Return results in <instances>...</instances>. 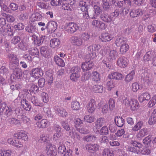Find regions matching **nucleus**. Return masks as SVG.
Here are the masks:
<instances>
[{"label":"nucleus","mask_w":156,"mask_h":156,"mask_svg":"<svg viewBox=\"0 0 156 156\" xmlns=\"http://www.w3.org/2000/svg\"><path fill=\"white\" fill-rule=\"evenodd\" d=\"M66 31L71 34L76 31L79 28L78 24L74 22H69L65 24L64 27Z\"/></svg>","instance_id":"obj_4"},{"label":"nucleus","mask_w":156,"mask_h":156,"mask_svg":"<svg viewBox=\"0 0 156 156\" xmlns=\"http://www.w3.org/2000/svg\"><path fill=\"white\" fill-rule=\"evenodd\" d=\"M129 48V45L125 43L120 46V52L122 54H124L128 50Z\"/></svg>","instance_id":"obj_45"},{"label":"nucleus","mask_w":156,"mask_h":156,"mask_svg":"<svg viewBox=\"0 0 156 156\" xmlns=\"http://www.w3.org/2000/svg\"><path fill=\"white\" fill-rule=\"evenodd\" d=\"M101 19L103 21L107 23H109L112 20V17L110 15L107 13H102L100 16Z\"/></svg>","instance_id":"obj_27"},{"label":"nucleus","mask_w":156,"mask_h":156,"mask_svg":"<svg viewBox=\"0 0 156 156\" xmlns=\"http://www.w3.org/2000/svg\"><path fill=\"white\" fill-rule=\"evenodd\" d=\"M83 13V18L84 19H88L89 18H91L92 19H96L97 18V16L95 14L91 15L89 14L87 10L86 11H84Z\"/></svg>","instance_id":"obj_42"},{"label":"nucleus","mask_w":156,"mask_h":156,"mask_svg":"<svg viewBox=\"0 0 156 156\" xmlns=\"http://www.w3.org/2000/svg\"><path fill=\"white\" fill-rule=\"evenodd\" d=\"M141 89L142 87L137 82H134L132 84L131 89L133 92H136L138 90H140Z\"/></svg>","instance_id":"obj_44"},{"label":"nucleus","mask_w":156,"mask_h":156,"mask_svg":"<svg viewBox=\"0 0 156 156\" xmlns=\"http://www.w3.org/2000/svg\"><path fill=\"white\" fill-rule=\"evenodd\" d=\"M90 76V72H85L81 76V80L84 81L87 80L89 78Z\"/></svg>","instance_id":"obj_63"},{"label":"nucleus","mask_w":156,"mask_h":156,"mask_svg":"<svg viewBox=\"0 0 156 156\" xmlns=\"http://www.w3.org/2000/svg\"><path fill=\"white\" fill-rule=\"evenodd\" d=\"M92 80L95 82H98L101 80L100 75L97 71H94L92 73Z\"/></svg>","instance_id":"obj_41"},{"label":"nucleus","mask_w":156,"mask_h":156,"mask_svg":"<svg viewBox=\"0 0 156 156\" xmlns=\"http://www.w3.org/2000/svg\"><path fill=\"white\" fill-rule=\"evenodd\" d=\"M45 151L47 156H56V146L51 144H49L45 147Z\"/></svg>","instance_id":"obj_6"},{"label":"nucleus","mask_w":156,"mask_h":156,"mask_svg":"<svg viewBox=\"0 0 156 156\" xmlns=\"http://www.w3.org/2000/svg\"><path fill=\"white\" fill-rule=\"evenodd\" d=\"M101 48L100 45L96 44L88 47L86 51V58L90 60L94 59L97 56L96 53L94 51H98Z\"/></svg>","instance_id":"obj_1"},{"label":"nucleus","mask_w":156,"mask_h":156,"mask_svg":"<svg viewBox=\"0 0 156 156\" xmlns=\"http://www.w3.org/2000/svg\"><path fill=\"white\" fill-rule=\"evenodd\" d=\"M7 58L9 61V67L13 69L19 65V60L17 55L13 53L8 55Z\"/></svg>","instance_id":"obj_3"},{"label":"nucleus","mask_w":156,"mask_h":156,"mask_svg":"<svg viewBox=\"0 0 156 156\" xmlns=\"http://www.w3.org/2000/svg\"><path fill=\"white\" fill-rule=\"evenodd\" d=\"M126 39L124 37H118L115 41V44L117 47L121 46L125 43H126Z\"/></svg>","instance_id":"obj_39"},{"label":"nucleus","mask_w":156,"mask_h":156,"mask_svg":"<svg viewBox=\"0 0 156 156\" xmlns=\"http://www.w3.org/2000/svg\"><path fill=\"white\" fill-rule=\"evenodd\" d=\"M21 104L22 107L26 111H30L31 109V106L30 103L25 99H22Z\"/></svg>","instance_id":"obj_24"},{"label":"nucleus","mask_w":156,"mask_h":156,"mask_svg":"<svg viewBox=\"0 0 156 156\" xmlns=\"http://www.w3.org/2000/svg\"><path fill=\"white\" fill-rule=\"evenodd\" d=\"M79 5L80 7V9L82 12L87 11L89 5L88 2L85 0H81L79 3Z\"/></svg>","instance_id":"obj_25"},{"label":"nucleus","mask_w":156,"mask_h":156,"mask_svg":"<svg viewBox=\"0 0 156 156\" xmlns=\"http://www.w3.org/2000/svg\"><path fill=\"white\" fill-rule=\"evenodd\" d=\"M72 43L74 45L80 46L83 44V42L80 37L76 36H73L71 38Z\"/></svg>","instance_id":"obj_11"},{"label":"nucleus","mask_w":156,"mask_h":156,"mask_svg":"<svg viewBox=\"0 0 156 156\" xmlns=\"http://www.w3.org/2000/svg\"><path fill=\"white\" fill-rule=\"evenodd\" d=\"M113 152L112 149L106 148L103 151L102 155V156H113Z\"/></svg>","instance_id":"obj_37"},{"label":"nucleus","mask_w":156,"mask_h":156,"mask_svg":"<svg viewBox=\"0 0 156 156\" xmlns=\"http://www.w3.org/2000/svg\"><path fill=\"white\" fill-rule=\"evenodd\" d=\"M84 119L87 122L91 123L94 121L95 118L94 116L88 115L85 116Z\"/></svg>","instance_id":"obj_54"},{"label":"nucleus","mask_w":156,"mask_h":156,"mask_svg":"<svg viewBox=\"0 0 156 156\" xmlns=\"http://www.w3.org/2000/svg\"><path fill=\"white\" fill-rule=\"evenodd\" d=\"M14 137L15 138L19 139H22L24 141H26L28 139V137L26 134L23 131H21L15 134Z\"/></svg>","instance_id":"obj_23"},{"label":"nucleus","mask_w":156,"mask_h":156,"mask_svg":"<svg viewBox=\"0 0 156 156\" xmlns=\"http://www.w3.org/2000/svg\"><path fill=\"white\" fill-rule=\"evenodd\" d=\"M20 121L21 122L24 124L29 125L30 124V119L27 118L26 116L23 115Z\"/></svg>","instance_id":"obj_58"},{"label":"nucleus","mask_w":156,"mask_h":156,"mask_svg":"<svg viewBox=\"0 0 156 156\" xmlns=\"http://www.w3.org/2000/svg\"><path fill=\"white\" fill-rule=\"evenodd\" d=\"M143 10L140 9H132L130 11L129 15L132 18L138 17L142 16L143 14Z\"/></svg>","instance_id":"obj_9"},{"label":"nucleus","mask_w":156,"mask_h":156,"mask_svg":"<svg viewBox=\"0 0 156 156\" xmlns=\"http://www.w3.org/2000/svg\"><path fill=\"white\" fill-rule=\"evenodd\" d=\"M43 112H38L34 115V119L36 121L40 120L44 118Z\"/></svg>","instance_id":"obj_59"},{"label":"nucleus","mask_w":156,"mask_h":156,"mask_svg":"<svg viewBox=\"0 0 156 156\" xmlns=\"http://www.w3.org/2000/svg\"><path fill=\"white\" fill-rule=\"evenodd\" d=\"M57 24L54 21H51L48 23L46 28L49 33H51L55 32L57 28Z\"/></svg>","instance_id":"obj_10"},{"label":"nucleus","mask_w":156,"mask_h":156,"mask_svg":"<svg viewBox=\"0 0 156 156\" xmlns=\"http://www.w3.org/2000/svg\"><path fill=\"white\" fill-rule=\"evenodd\" d=\"M44 74V71L41 67H38L32 69L30 73V82H34L37 79L41 77Z\"/></svg>","instance_id":"obj_2"},{"label":"nucleus","mask_w":156,"mask_h":156,"mask_svg":"<svg viewBox=\"0 0 156 156\" xmlns=\"http://www.w3.org/2000/svg\"><path fill=\"white\" fill-rule=\"evenodd\" d=\"M151 98L150 95L147 93H143L138 97L140 102H142L145 101H147Z\"/></svg>","instance_id":"obj_30"},{"label":"nucleus","mask_w":156,"mask_h":156,"mask_svg":"<svg viewBox=\"0 0 156 156\" xmlns=\"http://www.w3.org/2000/svg\"><path fill=\"white\" fill-rule=\"evenodd\" d=\"M94 64L91 61L86 62L82 64L81 68L83 71H87L92 68Z\"/></svg>","instance_id":"obj_16"},{"label":"nucleus","mask_w":156,"mask_h":156,"mask_svg":"<svg viewBox=\"0 0 156 156\" xmlns=\"http://www.w3.org/2000/svg\"><path fill=\"white\" fill-rule=\"evenodd\" d=\"M72 132H70L69 133V135L72 137L75 138H76L78 140H80V136L79 133L75 131L74 129H72Z\"/></svg>","instance_id":"obj_47"},{"label":"nucleus","mask_w":156,"mask_h":156,"mask_svg":"<svg viewBox=\"0 0 156 156\" xmlns=\"http://www.w3.org/2000/svg\"><path fill=\"white\" fill-rule=\"evenodd\" d=\"M36 124L39 128H44L48 127V121L46 119H43L37 122Z\"/></svg>","instance_id":"obj_31"},{"label":"nucleus","mask_w":156,"mask_h":156,"mask_svg":"<svg viewBox=\"0 0 156 156\" xmlns=\"http://www.w3.org/2000/svg\"><path fill=\"white\" fill-rule=\"evenodd\" d=\"M156 103V96H153L148 104L149 107H152L154 106Z\"/></svg>","instance_id":"obj_64"},{"label":"nucleus","mask_w":156,"mask_h":156,"mask_svg":"<svg viewBox=\"0 0 156 156\" xmlns=\"http://www.w3.org/2000/svg\"><path fill=\"white\" fill-rule=\"evenodd\" d=\"M151 51H148L143 58V60L144 62H147L150 60L153 56Z\"/></svg>","instance_id":"obj_46"},{"label":"nucleus","mask_w":156,"mask_h":156,"mask_svg":"<svg viewBox=\"0 0 156 156\" xmlns=\"http://www.w3.org/2000/svg\"><path fill=\"white\" fill-rule=\"evenodd\" d=\"M118 53L117 51L114 50H111L109 51L108 58V60L112 61L116 59L118 57Z\"/></svg>","instance_id":"obj_22"},{"label":"nucleus","mask_w":156,"mask_h":156,"mask_svg":"<svg viewBox=\"0 0 156 156\" xmlns=\"http://www.w3.org/2000/svg\"><path fill=\"white\" fill-rule=\"evenodd\" d=\"M49 141V135L43 134L40 137L39 141L41 142H46L48 143Z\"/></svg>","instance_id":"obj_48"},{"label":"nucleus","mask_w":156,"mask_h":156,"mask_svg":"<svg viewBox=\"0 0 156 156\" xmlns=\"http://www.w3.org/2000/svg\"><path fill=\"white\" fill-rule=\"evenodd\" d=\"M130 105L129 107L132 110H137L139 108V104L138 101L135 99L132 98L130 100Z\"/></svg>","instance_id":"obj_20"},{"label":"nucleus","mask_w":156,"mask_h":156,"mask_svg":"<svg viewBox=\"0 0 156 156\" xmlns=\"http://www.w3.org/2000/svg\"><path fill=\"white\" fill-rule=\"evenodd\" d=\"M81 69L78 66H75L73 67L71 69L70 75V78L73 81H76L77 79L80 76Z\"/></svg>","instance_id":"obj_5"},{"label":"nucleus","mask_w":156,"mask_h":156,"mask_svg":"<svg viewBox=\"0 0 156 156\" xmlns=\"http://www.w3.org/2000/svg\"><path fill=\"white\" fill-rule=\"evenodd\" d=\"M0 32L3 35L11 36L13 34V30L11 27L5 28V27L0 28Z\"/></svg>","instance_id":"obj_18"},{"label":"nucleus","mask_w":156,"mask_h":156,"mask_svg":"<svg viewBox=\"0 0 156 156\" xmlns=\"http://www.w3.org/2000/svg\"><path fill=\"white\" fill-rule=\"evenodd\" d=\"M41 99L44 103H46L49 101V97L47 94L45 92H42L41 94Z\"/></svg>","instance_id":"obj_57"},{"label":"nucleus","mask_w":156,"mask_h":156,"mask_svg":"<svg viewBox=\"0 0 156 156\" xmlns=\"http://www.w3.org/2000/svg\"><path fill=\"white\" fill-rule=\"evenodd\" d=\"M54 109L56 113L59 116L65 117L68 115L67 112L63 108L58 106H55Z\"/></svg>","instance_id":"obj_15"},{"label":"nucleus","mask_w":156,"mask_h":156,"mask_svg":"<svg viewBox=\"0 0 156 156\" xmlns=\"http://www.w3.org/2000/svg\"><path fill=\"white\" fill-rule=\"evenodd\" d=\"M135 73L134 70H132L131 73L128 74L126 76L125 81L127 83H129L133 79Z\"/></svg>","instance_id":"obj_43"},{"label":"nucleus","mask_w":156,"mask_h":156,"mask_svg":"<svg viewBox=\"0 0 156 156\" xmlns=\"http://www.w3.org/2000/svg\"><path fill=\"white\" fill-rule=\"evenodd\" d=\"M100 39L103 42H106L111 41L113 38L112 35L108 33H103L100 37Z\"/></svg>","instance_id":"obj_19"},{"label":"nucleus","mask_w":156,"mask_h":156,"mask_svg":"<svg viewBox=\"0 0 156 156\" xmlns=\"http://www.w3.org/2000/svg\"><path fill=\"white\" fill-rule=\"evenodd\" d=\"M24 26L22 23H19L14 26L13 28L16 30H22L24 29Z\"/></svg>","instance_id":"obj_61"},{"label":"nucleus","mask_w":156,"mask_h":156,"mask_svg":"<svg viewBox=\"0 0 156 156\" xmlns=\"http://www.w3.org/2000/svg\"><path fill=\"white\" fill-rule=\"evenodd\" d=\"M45 39V36H41L39 37H38L36 42L35 43V44L40 46L43 43Z\"/></svg>","instance_id":"obj_56"},{"label":"nucleus","mask_w":156,"mask_h":156,"mask_svg":"<svg viewBox=\"0 0 156 156\" xmlns=\"http://www.w3.org/2000/svg\"><path fill=\"white\" fill-rule=\"evenodd\" d=\"M71 2H62V9L64 10L71 11L73 9V5L72 4H69Z\"/></svg>","instance_id":"obj_32"},{"label":"nucleus","mask_w":156,"mask_h":156,"mask_svg":"<svg viewBox=\"0 0 156 156\" xmlns=\"http://www.w3.org/2000/svg\"><path fill=\"white\" fill-rule=\"evenodd\" d=\"M13 69V75L17 79L20 78L22 75L21 69L16 67Z\"/></svg>","instance_id":"obj_38"},{"label":"nucleus","mask_w":156,"mask_h":156,"mask_svg":"<svg viewBox=\"0 0 156 156\" xmlns=\"http://www.w3.org/2000/svg\"><path fill=\"white\" fill-rule=\"evenodd\" d=\"M80 104L79 102L74 101L71 103V108L73 110H77L80 108Z\"/></svg>","instance_id":"obj_52"},{"label":"nucleus","mask_w":156,"mask_h":156,"mask_svg":"<svg viewBox=\"0 0 156 156\" xmlns=\"http://www.w3.org/2000/svg\"><path fill=\"white\" fill-rule=\"evenodd\" d=\"M117 64L121 68H124L126 67L128 64V60L125 57H120L117 61Z\"/></svg>","instance_id":"obj_12"},{"label":"nucleus","mask_w":156,"mask_h":156,"mask_svg":"<svg viewBox=\"0 0 156 156\" xmlns=\"http://www.w3.org/2000/svg\"><path fill=\"white\" fill-rule=\"evenodd\" d=\"M36 30L35 26L33 25L28 26L25 27L26 30L29 33H33L36 31Z\"/></svg>","instance_id":"obj_60"},{"label":"nucleus","mask_w":156,"mask_h":156,"mask_svg":"<svg viewBox=\"0 0 156 156\" xmlns=\"http://www.w3.org/2000/svg\"><path fill=\"white\" fill-rule=\"evenodd\" d=\"M115 122L118 126L122 127L125 123V120L122 117L116 116L115 118Z\"/></svg>","instance_id":"obj_26"},{"label":"nucleus","mask_w":156,"mask_h":156,"mask_svg":"<svg viewBox=\"0 0 156 156\" xmlns=\"http://www.w3.org/2000/svg\"><path fill=\"white\" fill-rule=\"evenodd\" d=\"M18 48L21 50L25 51L27 49L26 43L23 41H22L18 44Z\"/></svg>","instance_id":"obj_55"},{"label":"nucleus","mask_w":156,"mask_h":156,"mask_svg":"<svg viewBox=\"0 0 156 156\" xmlns=\"http://www.w3.org/2000/svg\"><path fill=\"white\" fill-rule=\"evenodd\" d=\"M86 147L88 152L93 153L94 154H96V153L94 152L99 150V146L97 144L91 143L87 144Z\"/></svg>","instance_id":"obj_7"},{"label":"nucleus","mask_w":156,"mask_h":156,"mask_svg":"<svg viewBox=\"0 0 156 156\" xmlns=\"http://www.w3.org/2000/svg\"><path fill=\"white\" fill-rule=\"evenodd\" d=\"M105 122L104 118H100L97 119V121L95 122V125L94 128V129L95 128L96 129V131H98L100 128L101 127Z\"/></svg>","instance_id":"obj_29"},{"label":"nucleus","mask_w":156,"mask_h":156,"mask_svg":"<svg viewBox=\"0 0 156 156\" xmlns=\"http://www.w3.org/2000/svg\"><path fill=\"white\" fill-rule=\"evenodd\" d=\"M21 40L20 37L18 36L13 37L11 40L10 42L12 44L16 45L20 42Z\"/></svg>","instance_id":"obj_50"},{"label":"nucleus","mask_w":156,"mask_h":156,"mask_svg":"<svg viewBox=\"0 0 156 156\" xmlns=\"http://www.w3.org/2000/svg\"><path fill=\"white\" fill-rule=\"evenodd\" d=\"M29 54L32 55H38L39 54V51L37 48L33 47L30 48L29 49Z\"/></svg>","instance_id":"obj_51"},{"label":"nucleus","mask_w":156,"mask_h":156,"mask_svg":"<svg viewBox=\"0 0 156 156\" xmlns=\"http://www.w3.org/2000/svg\"><path fill=\"white\" fill-rule=\"evenodd\" d=\"M83 120H82L79 118L75 119V126L77 129L79 127H81V126L83 123Z\"/></svg>","instance_id":"obj_49"},{"label":"nucleus","mask_w":156,"mask_h":156,"mask_svg":"<svg viewBox=\"0 0 156 156\" xmlns=\"http://www.w3.org/2000/svg\"><path fill=\"white\" fill-rule=\"evenodd\" d=\"M102 2L104 9L107 10L109 9L110 6L115 5L116 0H102Z\"/></svg>","instance_id":"obj_14"},{"label":"nucleus","mask_w":156,"mask_h":156,"mask_svg":"<svg viewBox=\"0 0 156 156\" xmlns=\"http://www.w3.org/2000/svg\"><path fill=\"white\" fill-rule=\"evenodd\" d=\"M143 125V122L142 121H139L136 123L135 126L132 128V130L134 131H137L142 128Z\"/></svg>","instance_id":"obj_53"},{"label":"nucleus","mask_w":156,"mask_h":156,"mask_svg":"<svg viewBox=\"0 0 156 156\" xmlns=\"http://www.w3.org/2000/svg\"><path fill=\"white\" fill-rule=\"evenodd\" d=\"M93 90L96 93H102L105 91V88L101 85H96L93 86Z\"/></svg>","instance_id":"obj_33"},{"label":"nucleus","mask_w":156,"mask_h":156,"mask_svg":"<svg viewBox=\"0 0 156 156\" xmlns=\"http://www.w3.org/2000/svg\"><path fill=\"white\" fill-rule=\"evenodd\" d=\"M60 44V41L58 38H54L50 41V46L53 48L59 47Z\"/></svg>","instance_id":"obj_28"},{"label":"nucleus","mask_w":156,"mask_h":156,"mask_svg":"<svg viewBox=\"0 0 156 156\" xmlns=\"http://www.w3.org/2000/svg\"><path fill=\"white\" fill-rule=\"evenodd\" d=\"M97 105L95 101L91 99L89 101L87 105V109L89 113H92L94 112L96 108Z\"/></svg>","instance_id":"obj_8"},{"label":"nucleus","mask_w":156,"mask_h":156,"mask_svg":"<svg viewBox=\"0 0 156 156\" xmlns=\"http://www.w3.org/2000/svg\"><path fill=\"white\" fill-rule=\"evenodd\" d=\"M96 139V136L92 134L87 135L83 138V140L87 142H94Z\"/></svg>","instance_id":"obj_35"},{"label":"nucleus","mask_w":156,"mask_h":156,"mask_svg":"<svg viewBox=\"0 0 156 156\" xmlns=\"http://www.w3.org/2000/svg\"><path fill=\"white\" fill-rule=\"evenodd\" d=\"M143 80L147 84L151 83L153 81V78L150 74H148L146 71H144L142 75Z\"/></svg>","instance_id":"obj_13"},{"label":"nucleus","mask_w":156,"mask_h":156,"mask_svg":"<svg viewBox=\"0 0 156 156\" xmlns=\"http://www.w3.org/2000/svg\"><path fill=\"white\" fill-rule=\"evenodd\" d=\"M148 130L146 128L141 129L136 135V137L138 139H140L148 134Z\"/></svg>","instance_id":"obj_36"},{"label":"nucleus","mask_w":156,"mask_h":156,"mask_svg":"<svg viewBox=\"0 0 156 156\" xmlns=\"http://www.w3.org/2000/svg\"><path fill=\"white\" fill-rule=\"evenodd\" d=\"M54 60L55 63L58 66L61 67H64L65 66V63L62 59L58 55L54 56Z\"/></svg>","instance_id":"obj_34"},{"label":"nucleus","mask_w":156,"mask_h":156,"mask_svg":"<svg viewBox=\"0 0 156 156\" xmlns=\"http://www.w3.org/2000/svg\"><path fill=\"white\" fill-rule=\"evenodd\" d=\"M119 101L121 102L122 105L127 107H129L130 105V100L129 101V99L127 96L124 95L120 96L119 98Z\"/></svg>","instance_id":"obj_21"},{"label":"nucleus","mask_w":156,"mask_h":156,"mask_svg":"<svg viewBox=\"0 0 156 156\" xmlns=\"http://www.w3.org/2000/svg\"><path fill=\"white\" fill-rule=\"evenodd\" d=\"M23 58L28 62L30 63L32 61V57L29 54H25L23 56Z\"/></svg>","instance_id":"obj_62"},{"label":"nucleus","mask_w":156,"mask_h":156,"mask_svg":"<svg viewBox=\"0 0 156 156\" xmlns=\"http://www.w3.org/2000/svg\"><path fill=\"white\" fill-rule=\"evenodd\" d=\"M80 37L84 42L87 41L90 38V35L87 32H84L80 34Z\"/></svg>","instance_id":"obj_40"},{"label":"nucleus","mask_w":156,"mask_h":156,"mask_svg":"<svg viewBox=\"0 0 156 156\" xmlns=\"http://www.w3.org/2000/svg\"><path fill=\"white\" fill-rule=\"evenodd\" d=\"M108 77L110 79H115L118 80H121L124 78V76L122 75L117 72L112 73L109 75Z\"/></svg>","instance_id":"obj_17"}]
</instances>
